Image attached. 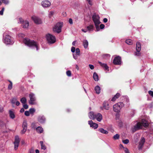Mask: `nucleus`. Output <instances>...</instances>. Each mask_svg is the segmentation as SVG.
<instances>
[{"label": "nucleus", "mask_w": 153, "mask_h": 153, "mask_svg": "<svg viewBox=\"0 0 153 153\" xmlns=\"http://www.w3.org/2000/svg\"><path fill=\"white\" fill-rule=\"evenodd\" d=\"M149 122L144 119L142 120L141 122L134 121L132 123V124H134L132 127V130L133 132L139 130L143 128V126L145 127H147L149 126Z\"/></svg>", "instance_id": "obj_1"}, {"label": "nucleus", "mask_w": 153, "mask_h": 153, "mask_svg": "<svg viewBox=\"0 0 153 153\" xmlns=\"http://www.w3.org/2000/svg\"><path fill=\"white\" fill-rule=\"evenodd\" d=\"M23 41L26 45L29 47L33 49L36 48L37 51L39 50V44L33 40H30L27 38L24 39Z\"/></svg>", "instance_id": "obj_2"}, {"label": "nucleus", "mask_w": 153, "mask_h": 153, "mask_svg": "<svg viewBox=\"0 0 153 153\" xmlns=\"http://www.w3.org/2000/svg\"><path fill=\"white\" fill-rule=\"evenodd\" d=\"M2 41L6 45H12L14 42V39L9 35L7 34L6 33H4L3 34Z\"/></svg>", "instance_id": "obj_3"}, {"label": "nucleus", "mask_w": 153, "mask_h": 153, "mask_svg": "<svg viewBox=\"0 0 153 153\" xmlns=\"http://www.w3.org/2000/svg\"><path fill=\"white\" fill-rule=\"evenodd\" d=\"M92 18L94 23L96 31H99L100 30L99 27V25L101 23L100 20V17L98 15L96 14L95 13H94L93 15Z\"/></svg>", "instance_id": "obj_4"}, {"label": "nucleus", "mask_w": 153, "mask_h": 153, "mask_svg": "<svg viewBox=\"0 0 153 153\" xmlns=\"http://www.w3.org/2000/svg\"><path fill=\"white\" fill-rule=\"evenodd\" d=\"M124 106V104L122 102H119L113 106V111L116 112H119L121 109Z\"/></svg>", "instance_id": "obj_5"}, {"label": "nucleus", "mask_w": 153, "mask_h": 153, "mask_svg": "<svg viewBox=\"0 0 153 153\" xmlns=\"http://www.w3.org/2000/svg\"><path fill=\"white\" fill-rule=\"evenodd\" d=\"M63 23L58 22L56 24L53 28V30L55 32L59 33L62 31Z\"/></svg>", "instance_id": "obj_6"}, {"label": "nucleus", "mask_w": 153, "mask_h": 153, "mask_svg": "<svg viewBox=\"0 0 153 153\" xmlns=\"http://www.w3.org/2000/svg\"><path fill=\"white\" fill-rule=\"evenodd\" d=\"M46 37L48 42L50 44H53L56 42V39L55 36L50 34L46 35Z\"/></svg>", "instance_id": "obj_7"}, {"label": "nucleus", "mask_w": 153, "mask_h": 153, "mask_svg": "<svg viewBox=\"0 0 153 153\" xmlns=\"http://www.w3.org/2000/svg\"><path fill=\"white\" fill-rule=\"evenodd\" d=\"M29 97L30 100L29 101V103L31 105H35L36 104V99L35 94L32 93H30L29 94Z\"/></svg>", "instance_id": "obj_8"}, {"label": "nucleus", "mask_w": 153, "mask_h": 153, "mask_svg": "<svg viewBox=\"0 0 153 153\" xmlns=\"http://www.w3.org/2000/svg\"><path fill=\"white\" fill-rule=\"evenodd\" d=\"M110 107L107 101H104L102 103V106H101L100 107V108L102 110H108L109 109Z\"/></svg>", "instance_id": "obj_9"}, {"label": "nucleus", "mask_w": 153, "mask_h": 153, "mask_svg": "<svg viewBox=\"0 0 153 153\" xmlns=\"http://www.w3.org/2000/svg\"><path fill=\"white\" fill-rule=\"evenodd\" d=\"M31 19L36 24H40L42 23L41 19L38 17L33 16L31 17Z\"/></svg>", "instance_id": "obj_10"}, {"label": "nucleus", "mask_w": 153, "mask_h": 153, "mask_svg": "<svg viewBox=\"0 0 153 153\" xmlns=\"http://www.w3.org/2000/svg\"><path fill=\"white\" fill-rule=\"evenodd\" d=\"M42 6L44 7H48L51 5V2L48 0H45L42 1L41 3Z\"/></svg>", "instance_id": "obj_11"}, {"label": "nucleus", "mask_w": 153, "mask_h": 153, "mask_svg": "<svg viewBox=\"0 0 153 153\" xmlns=\"http://www.w3.org/2000/svg\"><path fill=\"white\" fill-rule=\"evenodd\" d=\"M113 62L115 65H120L121 62L120 57L119 56L116 57L113 60Z\"/></svg>", "instance_id": "obj_12"}, {"label": "nucleus", "mask_w": 153, "mask_h": 153, "mask_svg": "<svg viewBox=\"0 0 153 153\" xmlns=\"http://www.w3.org/2000/svg\"><path fill=\"white\" fill-rule=\"evenodd\" d=\"M20 142V140L18 136H17L15 137V139L14 142V148L15 150H16L19 146V143Z\"/></svg>", "instance_id": "obj_13"}, {"label": "nucleus", "mask_w": 153, "mask_h": 153, "mask_svg": "<svg viewBox=\"0 0 153 153\" xmlns=\"http://www.w3.org/2000/svg\"><path fill=\"white\" fill-rule=\"evenodd\" d=\"M88 123L90 125V126L94 129L97 128L98 127V125L94 123H93L92 120H91L88 121Z\"/></svg>", "instance_id": "obj_14"}, {"label": "nucleus", "mask_w": 153, "mask_h": 153, "mask_svg": "<svg viewBox=\"0 0 153 153\" xmlns=\"http://www.w3.org/2000/svg\"><path fill=\"white\" fill-rule=\"evenodd\" d=\"M45 120L46 119L43 115H40L38 117V120L41 123H44Z\"/></svg>", "instance_id": "obj_15"}, {"label": "nucleus", "mask_w": 153, "mask_h": 153, "mask_svg": "<svg viewBox=\"0 0 153 153\" xmlns=\"http://www.w3.org/2000/svg\"><path fill=\"white\" fill-rule=\"evenodd\" d=\"M95 119H96L97 121L100 122L102 119V115L100 113L95 114L94 117Z\"/></svg>", "instance_id": "obj_16"}, {"label": "nucleus", "mask_w": 153, "mask_h": 153, "mask_svg": "<svg viewBox=\"0 0 153 153\" xmlns=\"http://www.w3.org/2000/svg\"><path fill=\"white\" fill-rule=\"evenodd\" d=\"M141 49V46L140 43L137 42L136 43V50L137 52H140Z\"/></svg>", "instance_id": "obj_17"}, {"label": "nucleus", "mask_w": 153, "mask_h": 153, "mask_svg": "<svg viewBox=\"0 0 153 153\" xmlns=\"http://www.w3.org/2000/svg\"><path fill=\"white\" fill-rule=\"evenodd\" d=\"M29 25V22L27 20L24 21L23 23V27L24 28H27Z\"/></svg>", "instance_id": "obj_18"}, {"label": "nucleus", "mask_w": 153, "mask_h": 153, "mask_svg": "<svg viewBox=\"0 0 153 153\" xmlns=\"http://www.w3.org/2000/svg\"><path fill=\"white\" fill-rule=\"evenodd\" d=\"M95 114H94L92 111H90L89 114L88 116L89 118L91 120L95 119L94 117Z\"/></svg>", "instance_id": "obj_19"}, {"label": "nucleus", "mask_w": 153, "mask_h": 153, "mask_svg": "<svg viewBox=\"0 0 153 153\" xmlns=\"http://www.w3.org/2000/svg\"><path fill=\"white\" fill-rule=\"evenodd\" d=\"M98 63L100 65L104 68L105 70H108V67L106 64L102 63L101 62L99 61L98 62Z\"/></svg>", "instance_id": "obj_20"}, {"label": "nucleus", "mask_w": 153, "mask_h": 153, "mask_svg": "<svg viewBox=\"0 0 153 153\" xmlns=\"http://www.w3.org/2000/svg\"><path fill=\"white\" fill-rule=\"evenodd\" d=\"M9 114L10 117L12 119H13L15 118V115L14 112L11 110L9 111Z\"/></svg>", "instance_id": "obj_21"}, {"label": "nucleus", "mask_w": 153, "mask_h": 153, "mask_svg": "<svg viewBox=\"0 0 153 153\" xmlns=\"http://www.w3.org/2000/svg\"><path fill=\"white\" fill-rule=\"evenodd\" d=\"M36 130L37 132L39 133H42L43 131V128L41 126H38L36 128Z\"/></svg>", "instance_id": "obj_22"}, {"label": "nucleus", "mask_w": 153, "mask_h": 153, "mask_svg": "<svg viewBox=\"0 0 153 153\" xmlns=\"http://www.w3.org/2000/svg\"><path fill=\"white\" fill-rule=\"evenodd\" d=\"M94 28V26L93 25H91L87 27L88 30L89 31H93Z\"/></svg>", "instance_id": "obj_23"}, {"label": "nucleus", "mask_w": 153, "mask_h": 153, "mask_svg": "<svg viewBox=\"0 0 153 153\" xmlns=\"http://www.w3.org/2000/svg\"><path fill=\"white\" fill-rule=\"evenodd\" d=\"M120 96V94L118 93H117L112 98L111 101H114L117 99Z\"/></svg>", "instance_id": "obj_24"}, {"label": "nucleus", "mask_w": 153, "mask_h": 153, "mask_svg": "<svg viewBox=\"0 0 153 153\" xmlns=\"http://www.w3.org/2000/svg\"><path fill=\"white\" fill-rule=\"evenodd\" d=\"M83 45L85 48H88V43L87 40H84L83 41Z\"/></svg>", "instance_id": "obj_25"}, {"label": "nucleus", "mask_w": 153, "mask_h": 153, "mask_svg": "<svg viewBox=\"0 0 153 153\" xmlns=\"http://www.w3.org/2000/svg\"><path fill=\"white\" fill-rule=\"evenodd\" d=\"M93 77L94 80L96 81H97L99 80V77L98 75L96 73L94 72L93 74Z\"/></svg>", "instance_id": "obj_26"}, {"label": "nucleus", "mask_w": 153, "mask_h": 153, "mask_svg": "<svg viewBox=\"0 0 153 153\" xmlns=\"http://www.w3.org/2000/svg\"><path fill=\"white\" fill-rule=\"evenodd\" d=\"M98 131L100 132L103 134H107L108 133V132L107 131L104 130L103 128H100L99 129Z\"/></svg>", "instance_id": "obj_27"}, {"label": "nucleus", "mask_w": 153, "mask_h": 153, "mask_svg": "<svg viewBox=\"0 0 153 153\" xmlns=\"http://www.w3.org/2000/svg\"><path fill=\"white\" fill-rule=\"evenodd\" d=\"M95 90L97 94H99L100 92V88L98 85L96 86L95 88Z\"/></svg>", "instance_id": "obj_28"}, {"label": "nucleus", "mask_w": 153, "mask_h": 153, "mask_svg": "<svg viewBox=\"0 0 153 153\" xmlns=\"http://www.w3.org/2000/svg\"><path fill=\"white\" fill-rule=\"evenodd\" d=\"M40 143L41 144V149L45 150L46 149V147L45 145L43 144V142L42 141H40Z\"/></svg>", "instance_id": "obj_29"}, {"label": "nucleus", "mask_w": 153, "mask_h": 153, "mask_svg": "<svg viewBox=\"0 0 153 153\" xmlns=\"http://www.w3.org/2000/svg\"><path fill=\"white\" fill-rule=\"evenodd\" d=\"M21 102L23 104H25L27 100L25 97H23L20 100Z\"/></svg>", "instance_id": "obj_30"}, {"label": "nucleus", "mask_w": 153, "mask_h": 153, "mask_svg": "<svg viewBox=\"0 0 153 153\" xmlns=\"http://www.w3.org/2000/svg\"><path fill=\"white\" fill-rule=\"evenodd\" d=\"M23 128H27V124L26 121H24L22 124Z\"/></svg>", "instance_id": "obj_31"}, {"label": "nucleus", "mask_w": 153, "mask_h": 153, "mask_svg": "<svg viewBox=\"0 0 153 153\" xmlns=\"http://www.w3.org/2000/svg\"><path fill=\"white\" fill-rule=\"evenodd\" d=\"M125 42L126 43L129 45H131L132 43V41L130 39L126 40Z\"/></svg>", "instance_id": "obj_32"}, {"label": "nucleus", "mask_w": 153, "mask_h": 153, "mask_svg": "<svg viewBox=\"0 0 153 153\" xmlns=\"http://www.w3.org/2000/svg\"><path fill=\"white\" fill-rule=\"evenodd\" d=\"M9 81L10 82V84L8 86V88L9 90H11L12 88L13 84L11 81L10 80H9Z\"/></svg>", "instance_id": "obj_33"}, {"label": "nucleus", "mask_w": 153, "mask_h": 153, "mask_svg": "<svg viewBox=\"0 0 153 153\" xmlns=\"http://www.w3.org/2000/svg\"><path fill=\"white\" fill-rule=\"evenodd\" d=\"M120 138V135L118 134H116L113 137V138L114 140L118 139Z\"/></svg>", "instance_id": "obj_34"}, {"label": "nucleus", "mask_w": 153, "mask_h": 153, "mask_svg": "<svg viewBox=\"0 0 153 153\" xmlns=\"http://www.w3.org/2000/svg\"><path fill=\"white\" fill-rule=\"evenodd\" d=\"M29 111L30 113L32 114V115H33V113L35 111V110L34 108H30L29 109Z\"/></svg>", "instance_id": "obj_35"}, {"label": "nucleus", "mask_w": 153, "mask_h": 153, "mask_svg": "<svg viewBox=\"0 0 153 153\" xmlns=\"http://www.w3.org/2000/svg\"><path fill=\"white\" fill-rule=\"evenodd\" d=\"M54 12L53 11H51L49 12L48 14V16L50 18H51V17L54 15Z\"/></svg>", "instance_id": "obj_36"}, {"label": "nucleus", "mask_w": 153, "mask_h": 153, "mask_svg": "<svg viewBox=\"0 0 153 153\" xmlns=\"http://www.w3.org/2000/svg\"><path fill=\"white\" fill-rule=\"evenodd\" d=\"M24 21L23 19L21 18H19L18 20L19 23H23Z\"/></svg>", "instance_id": "obj_37"}, {"label": "nucleus", "mask_w": 153, "mask_h": 153, "mask_svg": "<svg viewBox=\"0 0 153 153\" xmlns=\"http://www.w3.org/2000/svg\"><path fill=\"white\" fill-rule=\"evenodd\" d=\"M87 2L91 6L93 4V0H86Z\"/></svg>", "instance_id": "obj_38"}, {"label": "nucleus", "mask_w": 153, "mask_h": 153, "mask_svg": "<svg viewBox=\"0 0 153 153\" xmlns=\"http://www.w3.org/2000/svg\"><path fill=\"white\" fill-rule=\"evenodd\" d=\"M145 141V139L144 137L141 138V140L140 142V143L144 144Z\"/></svg>", "instance_id": "obj_39"}, {"label": "nucleus", "mask_w": 153, "mask_h": 153, "mask_svg": "<svg viewBox=\"0 0 153 153\" xmlns=\"http://www.w3.org/2000/svg\"><path fill=\"white\" fill-rule=\"evenodd\" d=\"M31 127L33 128H36V124L35 123H33L31 124Z\"/></svg>", "instance_id": "obj_40"}, {"label": "nucleus", "mask_w": 153, "mask_h": 153, "mask_svg": "<svg viewBox=\"0 0 153 153\" xmlns=\"http://www.w3.org/2000/svg\"><path fill=\"white\" fill-rule=\"evenodd\" d=\"M76 54L78 55H80V50L79 49L77 48L76 49Z\"/></svg>", "instance_id": "obj_41"}, {"label": "nucleus", "mask_w": 153, "mask_h": 153, "mask_svg": "<svg viewBox=\"0 0 153 153\" xmlns=\"http://www.w3.org/2000/svg\"><path fill=\"white\" fill-rule=\"evenodd\" d=\"M122 142L125 144H127L129 142V140H128L127 139L125 140H123Z\"/></svg>", "instance_id": "obj_42"}, {"label": "nucleus", "mask_w": 153, "mask_h": 153, "mask_svg": "<svg viewBox=\"0 0 153 153\" xmlns=\"http://www.w3.org/2000/svg\"><path fill=\"white\" fill-rule=\"evenodd\" d=\"M66 74L68 76H71V72L70 71H66Z\"/></svg>", "instance_id": "obj_43"}, {"label": "nucleus", "mask_w": 153, "mask_h": 153, "mask_svg": "<svg viewBox=\"0 0 153 153\" xmlns=\"http://www.w3.org/2000/svg\"><path fill=\"white\" fill-rule=\"evenodd\" d=\"M143 145L144 144L140 143H139V147H138L139 149H142V148H143Z\"/></svg>", "instance_id": "obj_44"}, {"label": "nucleus", "mask_w": 153, "mask_h": 153, "mask_svg": "<svg viewBox=\"0 0 153 153\" xmlns=\"http://www.w3.org/2000/svg\"><path fill=\"white\" fill-rule=\"evenodd\" d=\"M16 99L15 98H13L12 99L11 101V103L13 104H14L16 102Z\"/></svg>", "instance_id": "obj_45"}, {"label": "nucleus", "mask_w": 153, "mask_h": 153, "mask_svg": "<svg viewBox=\"0 0 153 153\" xmlns=\"http://www.w3.org/2000/svg\"><path fill=\"white\" fill-rule=\"evenodd\" d=\"M2 2L5 4H7L9 3V1L8 0H1Z\"/></svg>", "instance_id": "obj_46"}, {"label": "nucleus", "mask_w": 153, "mask_h": 153, "mask_svg": "<svg viewBox=\"0 0 153 153\" xmlns=\"http://www.w3.org/2000/svg\"><path fill=\"white\" fill-rule=\"evenodd\" d=\"M30 112L28 111H26L25 112V114L27 116H28L30 115Z\"/></svg>", "instance_id": "obj_47"}, {"label": "nucleus", "mask_w": 153, "mask_h": 153, "mask_svg": "<svg viewBox=\"0 0 153 153\" xmlns=\"http://www.w3.org/2000/svg\"><path fill=\"white\" fill-rule=\"evenodd\" d=\"M148 93L149 94L153 97V91H148Z\"/></svg>", "instance_id": "obj_48"}, {"label": "nucleus", "mask_w": 153, "mask_h": 153, "mask_svg": "<svg viewBox=\"0 0 153 153\" xmlns=\"http://www.w3.org/2000/svg\"><path fill=\"white\" fill-rule=\"evenodd\" d=\"M123 149L124 150L125 152L126 153H129V150H128V149L127 148H125Z\"/></svg>", "instance_id": "obj_49"}, {"label": "nucleus", "mask_w": 153, "mask_h": 153, "mask_svg": "<svg viewBox=\"0 0 153 153\" xmlns=\"http://www.w3.org/2000/svg\"><path fill=\"white\" fill-rule=\"evenodd\" d=\"M27 129V128H23V130L21 131V133L22 134H24L25 132Z\"/></svg>", "instance_id": "obj_50"}, {"label": "nucleus", "mask_w": 153, "mask_h": 153, "mask_svg": "<svg viewBox=\"0 0 153 153\" xmlns=\"http://www.w3.org/2000/svg\"><path fill=\"white\" fill-rule=\"evenodd\" d=\"M23 107L25 109H27L28 108V106L27 104H24L23 105Z\"/></svg>", "instance_id": "obj_51"}, {"label": "nucleus", "mask_w": 153, "mask_h": 153, "mask_svg": "<svg viewBox=\"0 0 153 153\" xmlns=\"http://www.w3.org/2000/svg\"><path fill=\"white\" fill-rule=\"evenodd\" d=\"M77 55L76 54H73V58L75 59V60H76L77 58H78V56H77Z\"/></svg>", "instance_id": "obj_52"}, {"label": "nucleus", "mask_w": 153, "mask_h": 153, "mask_svg": "<svg viewBox=\"0 0 153 153\" xmlns=\"http://www.w3.org/2000/svg\"><path fill=\"white\" fill-rule=\"evenodd\" d=\"M18 36L19 37H21V38H23L25 36V35L23 34L19 33L18 34Z\"/></svg>", "instance_id": "obj_53"}, {"label": "nucleus", "mask_w": 153, "mask_h": 153, "mask_svg": "<svg viewBox=\"0 0 153 153\" xmlns=\"http://www.w3.org/2000/svg\"><path fill=\"white\" fill-rule=\"evenodd\" d=\"M105 27V25H104L101 24L100 26V28L101 29H103Z\"/></svg>", "instance_id": "obj_54"}, {"label": "nucleus", "mask_w": 153, "mask_h": 153, "mask_svg": "<svg viewBox=\"0 0 153 153\" xmlns=\"http://www.w3.org/2000/svg\"><path fill=\"white\" fill-rule=\"evenodd\" d=\"M4 10V8L3 7L2 10L0 11V15H2L3 13V12Z\"/></svg>", "instance_id": "obj_55"}, {"label": "nucleus", "mask_w": 153, "mask_h": 153, "mask_svg": "<svg viewBox=\"0 0 153 153\" xmlns=\"http://www.w3.org/2000/svg\"><path fill=\"white\" fill-rule=\"evenodd\" d=\"M75 51V48L74 47H72L71 48V51L72 52L74 53Z\"/></svg>", "instance_id": "obj_56"}, {"label": "nucleus", "mask_w": 153, "mask_h": 153, "mask_svg": "<svg viewBox=\"0 0 153 153\" xmlns=\"http://www.w3.org/2000/svg\"><path fill=\"white\" fill-rule=\"evenodd\" d=\"M89 67L91 70L93 69L94 68V65L91 64H89Z\"/></svg>", "instance_id": "obj_57"}, {"label": "nucleus", "mask_w": 153, "mask_h": 153, "mask_svg": "<svg viewBox=\"0 0 153 153\" xmlns=\"http://www.w3.org/2000/svg\"><path fill=\"white\" fill-rule=\"evenodd\" d=\"M69 23L71 25L73 24V20L72 19L70 18L68 20Z\"/></svg>", "instance_id": "obj_58"}, {"label": "nucleus", "mask_w": 153, "mask_h": 153, "mask_svg": "<svg viewBox=\"0 0 153 153\" xmlns=\"http://www.w3.org/2000/svg\"><path fill=\"white\" fill-rule=\"evenodd\" d=\"M3 111V107L0 105V112H2Z\"/></svg>", "instance_id": "obj_59"}, {"label": "nucleus", "mask_w": 153, "mask_h": 153, "mask_svg": "<svg viewBox=\"0 0 153 153\" xmlns=\"http://www.w3.org/2000/svg\"><path fill=\"white\" fill-rule=\"evenodd\" d=\"M134 54L136 56H139L140 55V52H135Z\"/></svg>", "instance_id": "obj_60"}, {"label": "nucleus", "mask_w": 153, "mask_h": 153, "mask_svg": "<svg viewBox=\"0 0 153 153\" xmlns=\"http://www.w3.org/2000/svg\"><path fill=\"white\" fill-rule=\"evenodd\" d=\"M15 103H16V105L17 106H19L20 104L19 102L18 101H16Z\"/></svg>", "instance_id": "obj_61"}, {"label": "nucleus", "mask_w": 153, "mask_h": 153, "mask_svg": "<svg viewBox=\"0 0 153 153\" xmlns=\"http://www.w3.org/2000/svg\"><path fill=\"white\" fill-rule=\"evenodd\" d=\"M103 21L104 22L106 23L108 21V19L107 18H105L103 19Z\"/></svg>", "instance_id": "obj_62"}, {"label": "nucleus", "mask_w": 153, "mask_h": 153, "mask_svg": "<svg viewBox=\"0 0 153 153\" xmlns=\"http://www.w3.org/2000/svg\"><path fill=\"white\" fill-rule=\"evenodd\" d=\"M25 111V110L24 108H22L20 111V112L21 113H23Z\"/></svg>", "instance_id": "obj_63"}, {"label": "nucleus", "mask_w": 153, "mask_h": 153, "mask_svg": "<svg viewBox=\"0 0 153 153\" xmlns=\"http://www.w3.org/2000/svg\"><path fill=\"white\" fill-rule=\"evenodd\" d=\"M34 151L33 149H31L29 151V153H33Z\"/></svg>", "instance_id": "obj_64"}]
</instances>
